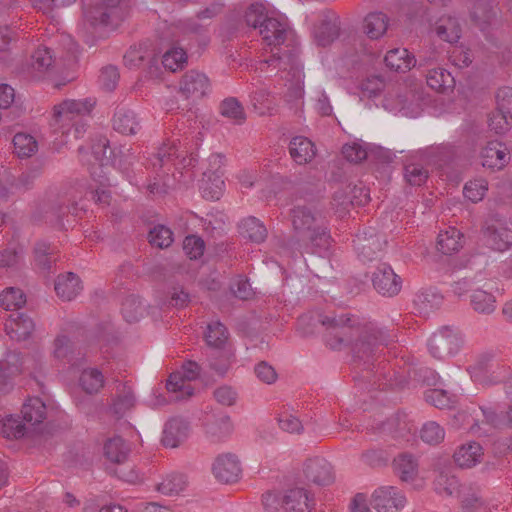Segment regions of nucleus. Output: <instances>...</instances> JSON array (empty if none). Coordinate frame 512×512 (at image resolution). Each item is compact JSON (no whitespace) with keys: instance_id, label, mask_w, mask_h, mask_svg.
Masks as SVG:
<instances>
[{"instance_id":"obj_47","label":"nucleus","mask_w":512,"mask_h":512,"mask_svg":"<svg viewBox=\"0 0 512 512\" xmlns=\"http://www.w3.org/2000/svg\"><path fill=\"white\" fill-rule=\"evenodd\" d=\"M205 340L210 347L222 348L228 340V330L219 321H212L207 325Z\"/></svg>"},{"instance_id":"obj_33","label":"nucleus","mask_w":512,"mask_h":512,"mask_svg":"<svg viewBox=\"0 0 512 512\" xmlns=\"http://www.w3.org/2000/svg\"><path fill=\"white\" fill-rule=\"evenodd\" d=\"M23 421L30 426L41 424L46 418L47 409L45 403L38 397L29 398L22 406Z\"/></svg>"},{"instance_id":"obj_8","label":"nucleus","mask_w":512,"mask_h":512,"mask_svg":"<svg viewBox=\"0 0 512 512\" xmlns=\"http://www.w3.org/2000/svg\"><path fill=\"white\" fill-rule=\"evenodd\" d=\"M405 504V496L393 486L379 487L371 497V505L377 512H399Z\"/></svg>"},{"instance_id":"obj_16","label":"nucleus","mask_w":512,"mask_h":512,"mask_svg":"<svg viewBox=\"0 0 512 512\" xmlns=\"http://www.w3.org/2000/svg\"><path fill=\"white\" fill-rule=\"evenodd\" d=\"M339 18L332 12H324L320 24L314 29V37L318 45H330L339 36Z\"/></svg>"},{"instance_id":"obj_20","label":"nucleus","mask_w":512,"mask_h":512,"mask_svg":"<svg viewBox=\"0 0 512 512\" xmlns=\"http://www.w3.org/2000/svg\"><path fill=\"white\" fill-rule=\"evenodd\" d=\"M482 165L492 169H502L508 162L507 148L498 141L489 142L481 152Z\"/></svg>"},{"instance_id":"obj_9","label":"nucleus","mask_w":512,"mask_h":512,"mask_svg":"<svg viewBox=\"0 0 512 512\" xmlns=\"http://www.w3.org/2000/svg\"><path fill=\"white\" fill-rule=\"evenodd\" d=\"M223 157L220 154H212L209 157L211 165L215 166V171L208 170L203 173L204 178L200 186L202 196L208 200H218L222 195L224 181L218 170L222 164Z\"/></svg>"},{"instance_id":"obj_60","label":"nucleus","mask_w":512,"mask_h":512,"mask_svg":"<svg viewBox=\"0 0 512 512\" xmlns=\"http://www.w3.org/2000/svg\"><path fill=\"white\" fill-rule=\"evenodd\" d=\"M295 55L290 50L277 49L270 58L266 59L262 64L267 66H273L279 70L286 69L288 65H291L294 61Z\"/></svg>"},{"instance_id":"obj_40","label":"nucleus","mask_w":512,"mask_h":512,"mask_svg":"<svg viewBox=\"0 0 512 512\" xmlns=\"http://www.w3.org/2000/svg\"><path fill=\"white\" fill-rule=\"evenodd\" d=\"M495 303L494 295L482 289H474L470 296V304L473 310L481 314L494 312L496 308Z\"/></svg>"},{"instance_id":"obj_63","label":"nucleus","mask_w":512,"mask_h":512,"mask_svg":"<svg viewBox=\"0 0 512 512\" xmlns=\"http://www.w3.org/2000/svg\"><path fill=\"white\" fill-rule=\"evenodd\" d=\"M183 249L190 259H198L204 253L205 243L200 237L189 235L183 241Z\"/></svg>"},{"instance_id":"obj_26","label":"nucleus","mask_w":512,"mask_h":512,"mask_svg":"<svg viewBox=\"0 0 512 512\" xmlns=\"http://www.w3.org/2000/svg\"><path fill=\"white\" fill-rule=\"evenodd\" d=\"M289 153L297 164H307L315 156V146L308 138L297 136L290 141Z\"/></svg>"},{"instance_id":"obj_62","label":"nucleus","mask_w":512,"mask_h":512,"mask_svg":"<svg viewBox=\"0 0 512 512\" xmlns=\"http://www.w3.org/2000/svg\"><path fill=\"white\" fill-rule=\"evenodd\" d=\"M119 78L120 74L117 67L109 65L102 68L99 75V83L104 90L111 92L116 88Z\"/></svg>"},{"instance_id":"obj_54","label":"nucleus","mask_w":512,"mask_h":512,"mask_svg":"<svg viewBox=\"0 0 512 512\" xmlns=\"http://www.w3.org/2000/svg\"><path fill=\"white\" fill-rule=\"evenodd\" d=\"M148 240L153 246L167 248L173 242V233L164 225H156L149 231Z\"/></svg>"},{"instance_id":"obj_22","label":"nucleus","mask_w":512,"mask_h":512,"mask_svg":"<svg viewBox=\"0 0 512 512\" xmlns=\"http://www.w3.org/2000/svg\"><path fill=\"white\" fill-rule=\"evenodd\" d=\"M233 430L231 419L226 414L211 415L205 423V431L207 436L213 442H219L228 437Z\"/></svg>"},{"instance_id":"obj_12","label":"nucleus","mask_w":512,"mask_h":512,"mask_svg":"<svg viewBox=\"0 0 512 512\" xmlns=\"http://www.w3.org/2000/svg\"><path fill=\"white\" fill-rule=\"evenodd\" d=\"M215 478L225 484L236 482L241 474V465L236 455L226 453L219 455L212 466Z\"/></svg>"},{"instance_id":"obj_43","label":"nucleus","mask_w":512,"mask_h":512,"mask_svg":"<svg viewBox=\"0 0 512 512\" xmlns=\"http://www.w3.org/2000/svg\"><path fill=\"white\" fill-rule=\"evenodd\" d=\"M220 114L234 124L241 125L246 120V114L241 103L233 97L224 99L219 107Z\"/></svg>"},{"instance_id":"obj_44","label":"nucleus","mask_w":512,"mask_h":512,"mask_svg":"<svg viewBox=\"0 0 512 512\" xmlns=\"http://www.w3.org/2000/svg\"><path fill=\"white\" fill-rule=\"evenodd\" d=\"M128 453L129 449L125 444V441L119 436L109 439L104 445V454L111 462H124Z\"/></svg>"},{"instance_id":"obj_19","label":"nucleus","mask_w":512,"mask_h":512,"mask_svg":"<svg viewBox=\"0 0 512 512\" xmlns=\"http://www.w3.org/2000/svg\"><path fill=\"white\" fill-rule=\"evenodd\" d=\"M189 433V423L182 418H171L163 429L162 443L165 447L175 448L184 442Z\"/></svg>"},{"instance_id":"obj_51","label":"nucleus","mask_w":512,"mask_h":512,"mask_svg":"<svg viewBox=\"0 0 512 512\" xmlns=\"http://www.w3.org/2000/svg\"><path fill=\"white\" fill-rule=\"evenodd\" d=\"M186 60L187 56L182 48H172L163 54L161 63L164 69L175 72L184 67Z\"/></svg>"},{"instance_id":"obj_17","label":"nucleus","mask_w":512,"mask_h":512,"mask_svg":"<svg viewBox=\"0 0 512 512\" xmlns=\"http://www.w3.org/2000/svg\"><path fill=\"white\" fill-rule=\"evenodd\" d=\"M314 505V499L304 488H292L282 496V508L286 512H309Z\"/></svg>"},{"instance_id":"obj_59","label":"nucleus","mask_w":512,"mask_h":512,"mask_svg":"<svg viewBox=\"0 0 512 512\" xmlns=\"http://www.w3.org/2000/svg\"><path fill=\"white\" fill-rule=\"evenodd\" d=\"M435 489L438 493L452 495L458 488V480L455 476L445 471L438 473L434 480Z\"/></svg>"},{"instance_id":"obj_10","label":"nucleus","mask_w":512,"mask_h":512,"mask_svg":"<svg viewBox=\"0 0 512 512\" xmlns=\"http://www.w3.org/2000/svg\"><path fill=\"white\" fill-rule=\"evenodd\" d=\"M375 290L384 296L397 295L402 287L401 278L386 263L380 264L372 276Z\"/></svg>"},{"instance_id":"obj_23","label":"nucleus","mask_w":512,"mask_h":512,"mask_svg":"<svg viewBox=\"0 0 512 512\" xmlns=\"http://www.w3.org/2000/svg\"><path fill=\"white\" fill-rule=\"evenodd\" d=\"M113 129L124 135H134L140 129L136 114L126 108H117L112 118Z\"/></svg>"},{"instance_id":"obj_32","label":"nucleus","mask_w":512,"mask_h":512,"mask_svg":"<svg viewBox=\"0 0 512 512\" xmlns=\"http://www.w3.org/2000/svg\"><path fill=\"white\" fill-rule=\"evenodd\" d=\"M116 12H109L99 3L96 6L89 8L85 11L84 16L87 22L91 26H104V27H116L119 24L118 15Z\"/></svg>"},{"instance_id":"obj_57","label":"nucleus","mask_w":512,"mask_h":512,"mask_svg":"<svg viewBox=\"0 0 512 512\" xmlns=\"http://www.w3.org/2000/svg\"><path fill=\"white\" fill-rule=\"evenodd\" d=\"M53 354L54 357L59 360L66 361L71 364L75 363L71 341L64 335L58 336L55 339Z\"/></svg>"},{"instance_id":"obj_61","label":"nucleus","mask_w":512,"mask_h":512,"mask_svg":"<svg viewBox=\"0 0 512 512\" xmlns=\"http://www.w3.org/2000/svg\"><path fill=\"white\" fill-rule=\"evenodd\" d=\"M444 436V429L433 421L424 424L421 430V439L429 444L440 443L444 439Z\"/></svg>"},{"instance_id":"obj_46","label":"nucleus","mask_w":512,"mask_h":512,"mask_svg":"<svg viewBox=\"0 0 512 512\" xmlns=\"http://www.w3.org/2000/svg\"><path fill=\"white\" fill-rule=\"evenodd\" d=\"M14 152L20 158L31 157L38 150L35 138L27 133H17L13 137Z\"/></svg>"},{"instance_id":"obj_14","label":"nucleus","mask_w":512,"mask_h":512,"mask_svg":"<svg viewBox=\"0 0 512 512\" xmlns=\"http://www.w3.org/2000/svg\"><path fill=\"white\" fill-rule=\"evenodd\" d=\"M353 243L359 259L363 262L375 259L386 244L379 235L372 233L367 235L366 232L358 234Z\"/></svg>"},{"instance_id":"obj_42","label":"nucleus","mask_w":512,"mask_h":512,"mask_svg":"<svg viewBox=\"0 0 512 512\" xmlns=\"http://www.w3.org/2000/svg\"><path fill=\"white\" fill-rule=\"evenodd\" d=\"M182 154L175 142H168L159 147L157 153L149 161L153 168H162L174 159L181 157Z\"/></svg>"},{"instance_id":"obj_52","label":"nucleus","mask_w":512,"mask_h":512,"mask_svg":"<svg viewBox=\"0 0 512 512\" xmlns=\"http://www.w3.org/2000/svg\"><path fill=\"white\" fill-rule=\"evenodd\" d=\"M495 14L490 4L478 3L475 5L471 18L481 31H486Z\"/></svg>"},{"instance_id":"obj_30","label":"nucleus","mask_w":512,"mask_h":512,"mask_svg":"<svg viewBox=\"0 0 512 512\" xmlns=\"http://www.w3.org/2000/svg\"><path fill=\"white\" fill-rule=\"evenodd\" d=\"M259 33L268 45L277 46L284 43L287 30L277 19L268 18L261 22Z\"/></svg>"},{"instance_id":"obj_28","label":"nucleus","mask_w":512,"mask_h":512,"mask_svg":"<svg viewBox=\"0 0 512 512\" xmlns=\"http://www.w3.org/2000/svg\"><path fill=\"white\" fill-rule=\"evenodd\" d=\"M135 401L132 388L127 385H119L116 394L112 397L110 409L114 415L121 418L134 407Z\"/></svg>"},{"instance_id":"obj_45","label":"nucleus","mask_w":512,"mask_h":512,"mask_svg":"<svg viewBox=\"0 0 512 512\" xmlns=\"http://www.w3.org/2000/svg\"><path fill=\"white\" fill-rule=\"evenodd\" d=\"M443 302V297L431 289L422 290L415 295L414 304L420 312L428 313L438 309Z\"/></svg>"},{"instance_id":"obj_50","label":"nucleus","mask_w":512,"mask_h":512,"mask_svg":"<svg viewBox=\"0 0 512 512\" xmlns=\"http://www.w3.org/2000/svg\"><path fill=\"white\" fill-rule=\"evenodd\" d=\"M25 295L22 290L18 288H7L0 294V305L5 310L17 311L25 304Z\"/></svg>"},{"instance_id":"obj_38","label":"nucleus","mask_w":512,"mask_h":512,"mask_svg":"<svg viewBox=\"0 0 512 512\" xmlns=\"http://www.w3.org/2000/svg\"><path fill=\"white\" fill-rule=\"evenodd\" d=\"M388 22L389 19L386 14L372 12L365 17L363 28L370 39H378L387 31Z\"/></svg>"},{"instance_id":"obj_18","label":"nucleus","mask_w":512,"mask_h":512,"mask_svg":"<svg viewBox=\"0 0 512 512\" xmlns=\"http://www.w3.org/2000/svg\"><path fill=\"white\" fill-rule=\"evenodd\" d=\"M333 201L336 206L347 210L350 206L364 205L368 201V194L356 185H342L334 192Z\"/></svg>"},{"instance_id":"obj_49","label":"nucleus","mask_w":512,"mask_h":512,"mask_svg":"<svg viewBox=\"0 0 512 512\" xmlns=\"http://www.w3.org/2000/svg\"><path fill=\"white\" fill-rule=\"evenodd\" d=\"M27 423L10 415L2 420L0 433L6 438H21L27 433Z\"/></svg>"},{"instance_id":"obj_34","label":"nucleus","mask_w":512,"mask_h":512,"mask_svg":"<svg viewBox=\"0 0 512 512\" xmlns=\"http://www.w3.org/2000/svg\"><path fill=\"white\" fill-rule=\"evenodd\" d=\"M426 82L431 89L441 93L452 90L455 85L454 77L442 67L429 69L426 74Z\"/></svg>"},{"instance_id":"obj_13","label":"nucleus","mask_w":512,"mask_h":512,"mask_svg":"<svg viewBox=\"0 0 512 512\" xmlns=\"http://www.w3.org/2000/svg\"><path fill=\"white\" fill-rule=\"evenodd\" d=\"M209 79L196 70L186 72L179 82V93L185 98H202L209 89Z\"/></svg>"},{"instance_id":"obj_31","label":"nucleus","mask_w":512,"mask_h":512,"mask_svg":"<svg viewBox=\"0 0 512 512\" xmlns=\"http://www.w3.org/2000/svg\"><path fill=\"white\" fill-rule=\"evenodd\" d=\"M238 227L241 236L254 243L264 242L268 235L264 224L253 216L243 219Z\"/></svg>"},{"instance_id":"obj_25","label":"nucleus","mask_w":512,"mask_h":512,"mask_svg":"<svg viewBox=\"0 0 512 512\" xmlns=\"http://www.w3.org/2000/svg\"><path fill=\"white\" fill-rule=\"evenodd\" d=\"M463 247V234L454 227H449L438 234L436 248L444 255L457 253Z\"/></svg>"},{"instance_id":"obj_2","label":"nucleus","mask_w":512,"mask_h":512,"mask_svg":"<svg viewBox=\"0 0 512 512\" xmlns=\"http://www.w3.org/2000/svg\"><path fill=\"white\" fill-rule=\"evenodd\" d=\"M291 220L294 230L307 236L312 252L328 250L331 236L319 209L314 205H296L291 209Z\"/></svg>"},{"instance_id":"obj_55","label":"nucleus","mask_w":512,"mask_h":512,"mask_svg":"<svg viewBox=\"0 0 512 512\" xmlns=\"http://www.w3.org/2000/svg\"><path fill=\"white\" fill-rule=\"evenodd\" d=\"M428 175V170L421 164L407 163L404 165V178L406 182L412 186L423 185L426 182Z\"/></svg>"},{"instance_id":"obj_21","label":"nucleus","mask_w":512,"mask_h":512,"mask_svg":"<svg viewBox=\"0 0 512 512\" xmlns=\"http://www.w3.org/2000/svg\"><path fill=\"white\" fill-rule=\"evenodd\" d=\"M21 367L20 355L16 352H8L0 360V393L7 392L12 387L11 379L21 372Z\"/></svg>"},{"instance_id":"obj_36","label":"nucleus","mask_w":512,"mask_h":512,"mask_svg":"<svg viewBox=\"0 0 512 512\" xmlns=\"http://www.w3.org/2000/svg\"><path fill=\"white\" fill-rule=\"evenodd\" d=\"M394 470L402 481H412L418 474V461L409 453H401L393 461Z\"/></svg>"},{"instance_id":"obj_35","label":"nucleus","mask_w":512,"mask_h":512,"mask_svg":"<svg viewBox=\"0 0 512 512\" xmlns=\"http://www.w3.org/2000/svg\"><path fill=\"white\" fill-rule=\"evenodd\" d=\"M53 64L51 51L47 47H39L31 56L29 63L30 74L33 78L40 79L50 70Z\"/></svg>"},{"instance_id":"obj_39","label":"nucleus","mask_w":512,"mask_h":512,"mask_svg":"<svg viewBox=\"0 0 512 512\" xmlns=\"http://www.w3.org/2000/svg\"><path fill=\"white\" fill-rule=\"evenodd\" d=\"M102 372L96 368L84 369L79 378V384L87 394H97L104 386Z\"/></svg>"},{"instance_id":"obj_3","label":"nucleus","mask_w":512,"mask_h":512,"mask_svg":"<svg viewBox=\"0 0 512 512\" xmlns=\"http://www.w3.org/2000/svg\"><path fill=\"white\" fill-rule=\"evenodd\" d=\"M95 105L96 99L91 97L66 99L54 106L53 117L56 124L63 130V134H72L78 139L86 132L89 126L88 118Z\"/></svg>"},{"instance_id":"obj_56","label":"nucleus","mask_w":512,"mask_h":512,"mask_svg":"<svg viewBox=\"0 0 512 512\" xmlns=\"http://www.w3.org/2000/svg\"><path fill=\"white\" fill-rule=\"evenodd\" d=\"M144 307L134 296L127 297L123 303L121 312L128 323L136 322L143 315Z\"/></svg>"},{"instance_id":"obj_11","label":"nucleus","mask_w":512,"mask_h":512,"mask_svg":"<svg viewBox=\"0 0 512 512\" xmlns=\"http://www.w3.org/2000/svg\"><path fill=\"white\" fill-rule=\"evenodd\" d=\"M303 473L308 482L318 486H327L334 481L332 466L322 457L309 458L304 464Z\"/></svg>"},{"instance_id":"obj_53","label":"nucleus","mask_w":512,"mask_h":512,"mask_svg":"<svg viewBox=\"0 0 512 512\" xmlns=\"http://www.w3.org/2000/svg\"><path fill=\"white\" fill-rule=\"evenodd\" d=\"M152 50H148L146 46L130 47L124 55V63L130 69L144 66L147 58L150 57Z\"/></svg>"},{"instance_id":"obj_48","label":"nucleus","mask_w":512,"mask_h":512,"mask_svg":"<svg viewBox=\"0 0 512 512\" xmlns=\"http://www.w3.org/2000/svg\"><path fill=\"white\" fill-rule=\"evenodd\" d=\"M34 253L37 265L43 270L49 271L58 259L55 256L56 248L44 241H40L36 244Z\"/></svg>"},{"instance_id":"obj_37","label":"nucleus","mask_w":512,"mask_h":512,"mask_svg":"<svg viewBox=\"0 0 512 512\" xmlns=\"http://www.w3.org/2000/svg\"><path fill=\"white\" fill-rule=\"evenodd\" d=\"M437 36L448 43H456L461 36V27L454 17H441L435 25Z\"/></svg>"},{"instance_id":"obj_24","label":"nucleus","mask_w":512,"mask_h":512,"mask_svg":"<svg viewBox=\"0 0 512 512\" xmlns=\"http://www.w3.org/2000/svg\"><path fill=\"white\" fill-rule=\"evenodd\" d=\"M81 290L80 278L72 272L59 275L55 281L56 294L63 300L71 301Z\"/></svg>"},{"instance_id":"obj_5","label":"nucleus","mask_w":512,"mask_h":512,"mask_svg":"<svg viewBox=\"0 0 512 512\" xmlns=\"http://www.w3.org/2000/svg\"><path fill=\"white\" fill-rule=\"evenodd\" d=\"M483 240L487 247L504 252L512 247V229L506 221L491 217L482 226Z\"/></svg>"},{"instance_id":"obj_64","label":"nucleus","mask_w":512,"mask_h":512,"mask_svg":"<svg viewBox=\"0 0 512 512\" xmlns=\"http://www.w3.org/2000/svg\"><path fill=\"white\" fill-rule=\"evenodd\" d=\"M281 430L287 433L301 434L304 430L302 422L293 414L283 412L278 417Z\"/></svg>"},{"instance_id":"obj_58","label":"nucleus","mask_w":512,"mask_h":512,"mask_svg":"<svg viewBox=\"0 0 512 512\" xmlns=\"http://www.w3.org/2000/svg\"><path fill=\"white\" fill-rule=\"evenodd\" d=\"M512 124V117L506 113H502L496 108V111L492 112L488 119V126L496 134H503L507 132Z\"/></svg>"},{"instance_id":"obj_4","label":"nucleus","mask_w":512,"mask_h":512,"mask_svg":"<svg viewBox=\"0 0 512 512\" xmlns=\"http://www.w3.org/2000/svg\"><path fill=\"white\" fill-rule=\"evenodd\" d=\"M462 342V336L457 329L443 326L430 337L428 349L434 358L445 360L459 352Z\"/></svg>"},{"instance_id":"obj_29","label":"nucleus","mask_w":512,"mask_h":512,"mask_svg":"<svg viewBox=\"0 0 512 512\" xmlns=\"http://www.w3.org/2000/svg\"><path fill=\"white\" fill-rule=\"evenodd\" d=\"M388 68L396 72H406L416 65V59L405 48H395L387 52L384 58Z\"/></svg>"},{"instance_id":"obj_6","label":"nucleus","mask_w":512,"mask_h":512,"mask_svg":"<svg viewBox=\"0 0 512 512\" xmlns=\"http://www.w3.org/2000/svg\"><path fill=\"white\" fill-rule=\"evenodd\" d=\"M182 369L183 373H172L166 383L167 390L176 394L175 400L187 399L194 394V389L189 382L199 376L201 367L198 363L189 360L183 364Z\"/></svg>"},{"instance_id":"obj_27","label":"nucleus","mask_w":512,"mask_h":512,"mask_svg":"<svg viewBox=\"0 0 512 512\" xmlns=\"http://www.w3.org/2000/svg\"><path fill=\"white\" fill-rule=\"evenodd\" d=\"M483 449L477 442L462 445L454 453L455 463L461 468H471L481 461Z\"/></svg>"},{"instance_id":"obj_41","label":"nucleus","mask_w":512,"mask_h":512,"mask_svg":"<svg viewBox=\"0 0 512 512\" xmlns=\"http://www.w3.org/2000/svg\"><path fill=\"white\" fill-rule=\"evenodd\" d=\"M187 486L185 475L177 472L167 474L157 485V490L168 496L177 495Z\"/></svg>"},{"instance_id":"obj_1","label":"nucleus","mask_w":512,"mask_h":512,"mask_svg":"<svg viewBox=\"0 0 512 512\" xmlns=\"http://www.w3.org/2000/svg\"><path fill=\"white\" fill-rule=\"evenodd\" d=\"M317 321L325 328V340L332 349L351 347L355 360L364 361L371 386L379 389L403 387L406 380L387 365H378L376 371L372 359L377 356L380 347L387 346L393 337L377 326L376 323L350 314H319Z\"/></svg>"},{"instance_id":"obj_15","label":"nucleus","mask_w":512,"mask_h":512,"mask_svg":"<svg viewBox=\"0 0 512 512\" xmlns=\"http://www.w3.org/2000/svg\"><path fill=\"white\" fill-rule=\"evenodd\" d=\"M6 333L11 339L21 341L28 338L34 330V323L25 314L14 311L9 314L4 324Z\"/></svg>"},{"instance_id":"obj_7","label":"nucleus","mask_w":512,"mask_h":512,"mask_svg":"<svg viewBox=\"0 0 512 512\" xmlns=\"http://www.w3.org/2000/svg\"><path fill=\"white\" fill-rule=\"evenodd\" d=\"M498 366L495 365V354L493 352H483L479 354L474 362L468 368L471 378L483 385H492L501 381Z\"/></svg>"}]
</instances>
